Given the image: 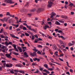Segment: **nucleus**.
<instances>
[{
    "label": "nucleus",
    "instance_id": "40",
    "mask_svg": "<svg viewBox=\"0 0 75 75\" xmlns=\"http://www.w3.org/2000/svg\"><path fill=\"white\" fill-rule=\"evenodd\" d=\"M28 33H29V34H31V35H33V33H31V32L29 31L28 32Z\"/></svg>",
    "mask_w": 75,
    "mask_h": 75
},
{
    "label": "nucleus",
    "instance_id": "26",
    "mask_svg": "<svg viewBox=\"0 0 75 75\" xmlns=\"http://www.w3.org/2000/svg\"><path fill=\"white\" fill-rule=\"evenodd\" d=\"M66 63L67 64V65L68 66V67H69V68H71V67L69 66V63H68V62H66Z\"/></svg>",
    "mask_w": 75,
    "mask_h": 75
},
{
    "label": "nucleus",
    "instance_id": "46",
    "mask_svg": "<svg viewBox=\"0 0 75 75\" xmlns=\"http://www.w3.org/2000/svg\"><path fill=\"white\" fill-rule=\"evenodd\" d=\"M28 29L29 30H31V31H32V29H31V26H29L28 28Z\"/></svg>",
    "mask_w": 75,
    "mask_h": 75
},
{
    "label": "nucleus",
    "instance_id": "17",
    "mask_svg": "<svg viewBox=\"0 0 75 75\" xmlns=\"http://www.w3.org/2000/svg\"><path fill=\"white\" fill-rule=\"evenodd\" d=\"M58 33H62L63 35H64V33L63 32V31L61 30H58Z\"/></svg>",
    "mask_w": 75,
    "mask_h": 75
},
{
    "label": "nucleus",
    "instance_id": "1",
    "mask_svg": "<svg viewBox=\"0 0 75 75\" xmlns=\"http://www.w3.org/2000/svg\"><path fill=\"white\" fill-rule=\"evenodd\" d=\"M48 3V4L47 5V7H48V8H51V6H52V4H53V2L49 1Z\"/></svg>",
    "mask_w": 75,
    "mask_h": 75
},
{
    "label": "nucleus",
    "instance_id": "10",
    "mask_svg": "<svg viewBox=\"0 0 75 75\" xmlns=\"http://www.w3.org/2000/svg\"><path fill=\"white\" fill-rule=\"evenodd\" d=\"M24 57H26V58H27V57H29V56H28V54H27V52H24ZM25 55V56H24Z\"/></svg>",
    "mask_w": 75,
    "mask_h": 75
},
{
    "label": "nucleus",
    "instance_id": "58",
    "mask_svg": "<svg viewBox=\"0 0 75 75\" xmlns=\"http://www.w3.org/2000/svg\"><path fill=\"white\" fill-rule=\"evenodd\" d=\"M8 44L9 45V44H13V43L11 42H9Z\"/></svg>",
    "mask_w": 75,
    "mask_h": 75
},
{
    "label": "nucleus",
    "instance_id": "38",
    "mask_svg": "<svg viewBox=\"0 0 75 75\" xmlns=\"http://www.w3.org/2000/svg\"><path fill=\"white\" fill-rule=\"evenodd\" d=\"M37 53L38 54H40V55H41V52L40 51H38V52Z\"/></svg>",
    "mask_w": 75,
    "mask_h": 75
},
{
    "label": "nucleus",
    "instance_id": "22",
    "mask_svg": "<svg viewBox=\"0 0 75 75\" xmlns=\"http://www.w3.org/2000/svg\"><path fill=\"white\" fill-rule=\"evenodd\" d=\"M13 54H14V55H19V54L18 53H16V52H13Z\"/></svg>",
    "mask_w": 75,
    "mask_h": 75
},
{
    "label": "nucleus",
    "instance_id": "36",
    "mask_svg": "<svg viewBox=\"0 0 75 75\" xmlns=\"http://www.w3.org/2000/svg\"><path fill=\"white\" fill-rule=\"evenodd\" d=\"M58 52H57V51L56 52H55V53H54V54L56 55H57V56H58V54H58Z\"/></svg>",
    "mask_w": 75,
    "mask_h": 75
},
{
    "label": "nucleus",
    "instance_id": "5",
    "mask_svg": "<svg viewBox=\"0 0 75 75\" xmlns=\"http://www.w3.org/2000/svg\"><path fill=\"white\" fill-rule=\"evenodd\" d=\"M12 45L14 47V49H15L16 51H17V52H18V49H17V48L16 47V45L15 44H14L13 45Z\"/></svg>",
    "mask_w": 75,
    "mask_h": 75
},
{
    "label": "nucleus",
    "instance_id": "15",
    "mask_svg": "<svg viewBox=\"0 0 75 75\" xmlns=\"http://www.w3.org/2000/svg\"><path fill=\"white\" fill-rule=\"evenodd\" d=\"M53 48L54 50H56L57 49V46L56 45H53Z\"/></svg>",
    "mask_w": 75,
    "mask_h": 75
},
{
    "label": "nucleus",
    "instance_id": "20",
    "mask_svg": "<svg viewBox=\"0 0 75 75\" xmlns=\"http://www.w3.org/2000/svg\"><path fill=\"white\" fill-rule=\"evenodd\" d=\"M44 67H46V68H47V69H48V65H47V64H45L44 65Z\"/></svg>",
    "mask_w": 75,
    "mask_h": 75
},
{
    "label": "nucleus",
    "instance_id": "37",
    "mask_svg": "<svg viewBox=\"0 0 75 75\" xmlns=\"http://www.w3.org/2000/svg\"><path fill=\"white\" fill-rule=\"evenodd\" d=\"M23 30H27V28L25 27H23Z\"/></svg>",
    "mask_w": 75,
    "mask_h": 75
},
{
    "label": "nucleus",
    "instance_id": "24",
    "mask_svg": "<svg viewBox=\"0 0 75 75\" xmlns=\"http://www.w3.org/2000/svg\"><path fill=\"white\" fill-rule=\"evenodd\" d=\"M35 38V37H34V36L32 35V38H31L32 40H34Z\"/></svg>",
    "mask_w": 75,
    "mask_h": 75
},
{
    "label": "nucleus",
    "instance_id": "9",
    "mask_svg": "<svg viewBox=\"0 0 75 75\" xmlns=\"http://www.w3.org/2000/svg\"><path fill=\"white\" fill-rule=\"evenodd\" d=\"M6 56L7 57V58H12V57H11V56L8 54H6Z\"/></svg>",
    "mask_w": 75,
    "mask_h": 75
},
{
    "label": "nucleus",
    "instance_id": "3",
    "mask_svg": "<svg viewBox=\"0 0 75 75\" xmlns=\"http://www.w3.org/2000/svg\"><path fill=\"white\" fill-rule=\"evenodd\" d=\"M30 55H31V56H32L33 57H34V56H35V57H37V53H36L35 52H34L33 53H30Z\"/></svg>",
    "mask_w": 75,
    "mask_h": 75
},
{
    "label": "nucleus",
    "instance_id": "27",
    "mask_svg": "<svg viewBox=\"0 0 75 75\" xmlns=\"http://www.w3.org/2000/svg\"><path fill=\"white\" fill-rule=\"evenodd\" d=\"M53 69H51V68H48V71H53Z\"/></svg>",
    "mask_w": 75,
    "mask_h": 75
},
{
    "label": "nucleus",
    "instance_id": "57",
    "mask_svg": "<svg viewBox=\"0 0 75 75\" xmlns=\"http://www.w3.org/2000/svg\"><path fill=\"white\" fill-rule=\"evenodd\" d=\"M66 74L68 75H70V73H69V71L67 72Z\"/></svg>",
    "mask_w": 75,
    "mask_h": 75
},
{
    "label": "nucleus",
    "instance_id": "8",
    "mask_svg": "<svg viewBox=\"0 0 75 75\" xmlns=\"http://www.w3.org/2000/svg\"><path fill=\"white\" fill-rule=\"evenodd\" d=\"M44 11V9L41 8H38L37 10L38 12H40V11Z\"/></svg>",
    "mask_w": 75,
    "mask_h": 75
},
{
    "label": "nucleus",
    "instance_id": "51",
    "mask_svg": "<svg viewBox=\"0 0 75 75\" xmlns=\"http://www.w3.org/2000/svg\"><path fill=\"white\" fill-rule=\"evenodd\" d=\"M49 64H50V65L51 66L53 65V64H52V63H51L50 62L49 63Z\"/></svg>",
    "mask_w": 75,
    "mask_h": 75
},
{
    "label": "nucleus",
    "instance_id": "2",
    "mask_svg": "<svg viewBox=\"0 0 75 75\" xmlns=\"http://www.w3.org/2000/svg\"><path fill=\"white\" fill-rule=\"evenodd\" d=\"M4 1L6 3H10V4L14 3V2H13L11 0H5Z\"/></svg>",
    "mask_w": 75,
    "mask_h": 75
},
{
    "label": "nucleus",
    "instance_id": "29",
    "mask_svg": "<svg viewBox=\"0 0 75 75\" xmlns=\"http://www.w3.org/2000/svg\"><path fill=\"white\" fill-rule=\"evenodd\" d=\"M10 12H7L6 13V16H10Z\"/></svg>",
    "mask_w": 75,
    "mask_h": 75
},
{
    "label": "nucleus",
    "instance_id": "54",
    "mask_svg": "<svg viewBox=\"0 0 75 75\" xmlns=\"http://www.w3.org/2000/svg\"><path fill=\"white\" fill-rule=\"evenodd\" d=\"M1 37L2 38H4V36L3 35H1Z\"/></svg>",
    "mask_w": 75,
    "mask_h": 75
},
{
    "label": "nucleus",
    "instance_id": "7",
    "mask_svg": "<svg viewBox=\"0 0 75 75\" xmlns=\"http://www.w3.org/2000/svg\"><path fill=\"white\" fill-rule=\"evenodd\" d=\"M33 60H34V61H37L38 62H39V61H40V59H38L37 58H35L33 59Z\"/></svg>",
    "mask_w": 75,
    "mask_h": 75
},
{
    "label": "nucleus",
    "instance_id": "56",
    "mask_svg": "<svg viewBox=\"0 0 75 75\" xmlns=\"http://www.w3.org/2000/svg\"><path fill=\"white\" fill-rule=\"evenodd\" d=\"M59 56V57H64V54H61Z\"/></svg>",
    "mask_w": 75,
    "mask_h": 75
},
{
    "label": "nucleus",
    "instance_id": "43",
    "mask_svg": "<svg viewBox=\"0 0 75 75\" xmlns=\"http://www.w3.org/2000/svg\"><path fill=\"white\" fill-rule=\"evenodd\" d=\"M33 51H35V52H37V51H38V50L37 49H33Z\"/></svg>",
    "mask_w": 75,
    "mask_h": 75
},
{
    "label": "nucleus",
    "instance_id": "41",
    "mask_svg": "<svg viewBox=\"0 0 75 75\" xmlns=\"http://www.w3.org/2000/svg\"><path fill=\"white\" fill-rule=\"evenodd\" d=\"M28 4H29V3L27 2L26 4L25 5V7H26L27 6H28Z\"/></svg>",
    "mask_w": 75,
    "mask_h": 75
},
{
    "label": "nucleus",
    "instance_id": "25",
    "mask_svg": "<svg viewBox=\"0 0 75 75\" xmlns=\"http://www.w3.org/2000/svg\"><path fill=\"white\" fill-rule=\"evenodd\" d=\"M10 35L12 36V38H15V35H13V34H10Z\"/></svg>",
    "mask_w": 75,
    "mask_h": 75
},
{
    "label": "nucleus",
    "instance_id": "44",
    "mask_svg": "<svg viewBox=\"0 0 75 75\" xmlns=\"http://www.w3.org/2000/svg\"><path fill=\"white\" fill-rule=\"evenodd\" d=\"M70 72H71V73H72L73 72V70H72V69H70Z\"/></svg>",
    "mask_w": 75,
    "mask_h": 75
},
{
    "label": "nucleus",
    "instance_id": "31",
    "mask_svg": "<svg viewBox=\"0 0 75 75\" xmlns=\"http://www.w3.org/2000/svg\"><path fill=\"white\" fill-rule=\"evenodd\" d=\"M25 35H26V36H27V37H28V36L30 35L29 34H28V33H25Z\"/></svg>",
    "mask_w": 75,
    "mask_h": 75
},
{
    "label": "nucleus",
    "instance_id": "12",
    "mask_svg": "<svg viewBox=\"0 0 75 75\" xmlns=\"http://www.w3.org/2000/svg\"><path fill=\"white\" fill-rule=\"evenodd\" d=\"M16 67H23V66L22 65H21V64H16Z\"/></svg>",
    "mask_w": 75,
    "mask_h": 75
},
{
    "label": "nucleus",
    "instance_id": "33",
    "mask_svg": "<svg viewBox=\"0 0 75 75\" xmlns=\"http://www.w3.org/2000/svg\"><path fill=\"white\" fill-rule=\"evenodd\" d=\"M59 22H60V23H64V21H63L59 20Z\"/></svg>",
    "mask_w": 75,
    "mask_h": 75
},
{
    "label": "nucleus",
    "instance_id": "21",
    "mask_svg": "<svg viewBox=\"0 0 75 75\" xmlns=\"http://www.w3.org/2000/svg\"><path fill=\"white\" fill-rule=\"evenodd\" d=\"M36 11V9L35 8L33 9L30 10L31 12H34V11Z\"/></svg>",
    "mask_w": 75,
    "mask_h": 75
},
{
    "label": "nucleus",
    "instance_id": "14",
    "mask_svg": "<svg viewBox=\"0 0 75 75\" xmlns=\"http://www.w3.org/2000/svg\"><path fill=\"white\" fill-rule=\"evenodd\" d=\"M61 17L62 18H65L66 19H68V17L67 16H62Z\"/></svg>",
    "mask_w": 75,
    "mask_h": 75
},
{
    "label": "nucleus",
    "instance_id": "47",
    "mask_svg": "<svg viewBox=\"0 0 75 75\" xmlns=\"http://www.w3.org/2000/svg\"><path fill=\"white\" fill-rule=\"evenodd\" d=\"M18 26H19V25H16L15 24V27H16V28H17V27H18Z\"/></svg>",
    "mask_w": 75,
    "mask_h": 75
},
{
    "label": "nucleus",
    "instance_id": "35",
    "mask_svg": "<svg viewBox=\"0 0 75 75\" xmlns=\"http://www.w3.org/2000/svg\"><path fill=\"white\" fill-rule=\"evenodd\" d=\"M38 47H39V48H42V46L40 45H38Z\"/></svg>",
    "mask_w": 75,
    "mask_h": 75
},
{
    "label": "nucleus",
    "instance_id": "13",
    "mask_svg": "<svg viewBox=\"0 0 75 75\" xmlns=\"http://www.w3.org/2000/svg\"><path fill=\"white\" fill-rule=\"evenodd\" d=\"M8 18H4V21H5L7 22V20H8Z\"/></svg>",
    "mask_w": 75,
    "mask_h": 75
},
{
    "label": "nucleus",
    "instance_id": "23",
    "mask_svg": "<svg viewBox=\"0 0 75 75\" xmlns=\"http://www.w3.org/2000/svg\"><path fill=\"white\" fill-rule=\"evenodd\" d=\"M56 24H57V25H61V23H59L58 21H57L56 23Z\"/></svg>",
    "mask_w": 75,
    "mask_h": 75
},
{
    "label": "nucleus",
    "instance_id": "48",
    "mask_svg": "<svg viewBox=\"0 0 75 75\" xmlns=\"http://www.w3.org/2000/svg\"><path fill=\"white\" fill-rule=\"evenodd\" d=\"M9 30H12V26H10L9 27Z\"/></svg>",
    "mask_w": 75,
    "mask_h": 75
},
{
    "label": "nucleus",
    "instance_id": "6",
    "mask_svg": "<svg viewBox=\"0 0 75 75\" xmlns=\"http://www.w3.org/2000/svg\"><path fill=\"white\" fill-rule=\"evenodd\" d=\"M20 11L21 12V13H24V12H26L27 11L25 9H21L20 10Z\"/></svg>",
    "mask_w": 75,
    "mask_h": 75
},
{
    "label": "nucleus",
    "instance_id": "39",
    "mask_svg": "<svg viewBox=\"0 0 75 75\" xmlns=\"http://www.w3.org/2000/svg\"><path fill=\"white\" fill-rule=\"evenodd\" d=\"M12 66H13V64H10L9 65V67H12Z\"/></svg>",
    "mask_w": 75,
    "mask_h": 75
},
{
    "label": "nucleus",
    "instance_id": "18",
    "mask_svg": "<svg viewBox=\"0 0 75 75\" xmlns=\"http://www.w3.org/2000/svg\"><path fill=\"white\" fill-rule=\"evenodd\" d=\"M43 28H45V30H46L47 28H50V26L48 25H47V26H45L43 27Z\"/></svg>",
    "mask_w": 75,
    "mask_h": 75
},
{
    "label": "nucleus",
    "instance_id": "42",
    "mask_svg": "<svg viewBox=\"0 0 75 75\" xmlns=\"http://www.w3.org/2000/svg\"><path fill=\"white\" fill-rule=\"evenodd\" d=\"M6 45H8V42H7L6 41V42H5V44Z\"/></svg>",
    "mask_w": 75,
    "mask_h": 75
},
{
    "label": "nucleus",
    "instance_id": "34",
    "mask_svg": "<svg viewBox=\"0 0 75 75\" xmlns=\"http://www.w3.org/2000/svg\"><path fill=\"white\" fill-rule=\"evenodd\" d=\"M37 41H42V39H41L40 38H39L38 40H37Z\"/></svg>",
    "mask_w": 75,
    "mask_h": 75
},
{
    "label": "nucleus",
    "instance_id": "64",
    "mask_svg": "<svg viewBox=\"0 0 75 75\" xmlns=\"http://www.w3.org/2000/svg\"><path fill=\"white\" fill-rule=\"evenodd\" d=\"M64 8L66 9H67V6L66 5L64 6Z\"/></svg>",
    "mask_w": 75,
    "mask_h": 75
},
{
    "label": "nucleus",
    "instance_id": "30",
    "mask_svg": "<svg viewBox=\"0 0 75 75\" xmlns=\"http://www.w3.org/2000/svg\"><path fill=\"white\" fill-rule=\"evenodd\" d=\"M12 59L13 61H17V60L15 58H13Z\"/></svg>",
    "mask_w": 75,
    "mask_h": 75
},
{
    "label": "nucleus",
    "instance_id": "59",
    "mask_svg": "<svg viewBox=\"0 0 75 75\" xmlns=\"http://www.w3.org/2000/svg\"><path fill=\"white\" fill-rule=\"evenodd\" d=\"M5 51H6V49L2 50V52H5Z\"/></svg>",
    "mask_w": 75,
    "mask_h": 75
},
{
    "label": "nucleus",
    "instance_id": "28",
    "mask_svg": "<svg viewBox=\"0 0 75 75\" xmlns=\"http://www.w3.org/2000/svg\"><path fill=\"white\" fill-rule=\"evenodd\" d=\"M11 21H12V19H11L8 20V21L9 23H11Z\"/></svg>",
    "mask_w": 75,
    "mask_h": 75
},
{
    "label": "nucleus",
    "instance_id": "60",
    "mask_svg": "<svg viewBox=\"0 0 75 75\" xmlns=\"http://www.w3.org/2000/svg\"><path fill=\"white\" fill-rule=\"evenodd\" d=\"M60 42L61 43V44H63V42H62V41L60 40Z\"/></svg>",
    "mask_w": 75,
    "mask_h": 75
},
{
    "label": "nucleus",
    "instance_id": "50",
    "mask_svg": "<svg viewBox=\"0 0 75 75\" xmlns=\"http://www.w3.org/2000/svg\"><path fill=\"white\" fill-rule=\"evenodd\" d=\"M10 72L11 74H14V72L13 71H10Z\"/></svg>",
    "mask_w": 75,
    "mask_h": 75
},
{
    "label": "nucleus",
    "instance_id": "63",
    "mask_svg": "<svg viewBox=\"0 0 75 75\" xmlns=\"http://www.w3.org/2000/svg\"><path fill=\"white\" fill-rule=\"evenodd\" d=\"M3 33V29H1L0 31V33Z\"/></svg>",
    "mask_w": 75,
    "mask_h": 75
},
{
    "label": "nucleus",
    "instance_id": "52",
    "mask_svg": "<svg viewBox=\"0 0 75 75\" xmlns=\"http://www.w3.org/2000/svg\"><path fill=\"white\" fill-rule=\"evenodd\" d=\"M6 67H9V65H8V64H6Z\"/></svg>",
    "mask_w": 75,
    "mask_h": 75
},
{
    "label": "nucleus",
    "instance_id": "45",
    "mask_svg": "<svg viewBox=\"0 0 75 75\" xmlns=\"http://www.w3.org/2000/svg\"><path fill=\"white\" fill-rule=\"evenodd\" d=\"M20 30H21V29H19V28H18L16 29L17 31H20Z\"/></svg>",
    "mask_w": 75,
    "mask_h": 75
},
{
    "label": "nucleus",
    "instance_id": "53",
    "mask_svg": "<svg viewBox=\"0 0 75 75\" xmlns=\"http://www.w3.org/2000/svg\"><path fill=\"white\" fill-rule=\"evenodd\" d=\"M31 31H34V32H35V31H36L34 29H32Z\"/></svg>",
    "mask_w": 75,
    "mask_h": 75
},
{
    "label": "nucleus",
    "instance_id": "62",
    "mask_svg": "<svg viewBox=\"0 0 75 75\" xmlns=\"http://www.w3.org/2000/svg\"><path fill=\"white\" fill-rule=\"evenodd\" d=\"M35 74H38V71L37 70L36 71L34 72Z\"/></svg>",
    "mask_w": 75,
    "mask_h": 75
},
{
    "label": "nucleus",
    "instance_id": "32",
    "mask_svg": "<svg viewBox=\"0 0 75 75\" xmlns=\"http://www.w3.org/2000/svg\"><path fill=\"white\" fill-rule=\"evenodd\" d=\"M19 72L20 73H22V74H25V73L24 72V71H19Z\"/></svg>",
    "mask_w": 75,
    "mask_h": 75
},
{
    "label": "nucleus",
    "instance_id": "19",
    "mask_svg": "<svg viewBox=\"0 0 75 75\" xmlns=\"http://www.w3.org/2000/svg\"><path fill=\"white\" fill-rule=\"evenodd\" d=\"M68 45L69 46H72V45H74V43H68Z\"/></svg>",
    "mask_w": 75,
    "mask_h": 75
},
{
    "label": "nucleus",
    "instance_id": "4",
    "mask_svg": "<svg viewBox=\"0 0 75 75\" xmlns=\"http://www.w3.org/2000/svg\"><path fill=\"white\" fill-rule=\"evenodd\" d=\"M56 16V14L55 13L52 12L51 13V15L50 16V18H53L54 17V16Z\"/></svg>",
    "mask_w": 75,
    "mask_h": 75
},
{
    "label": "nucleus",
    "instance_id": "49",
    "mask_svg": "<svg viewBox=\"0 0 75 75\" xmlns=\"http://www.w3.org/2000/svg\"><path fill=\"white\" fill-rule=\"evenodd\" d=\"M59 59L60 60V61H62L63 62L64 61V60L63 59H61L60 58H59Z\"/></svg>",
    "mask_w": 75,
    "mask_h": 75
},
{
    "label": "nucleus",
    "instance_id": "16",
    "mask_svg": "<svg viewBox=\"0 0 75 75\" xmlns=\"http://www.w3.org/2000/svg\"><path fill=\"white\" fill-rule=\"evenodd\" d=\"M70 4H69V6L70 7H72V6H73V7H75V6L74 5V4H73L71 2H70Z\"/></svg>",
    "mask_w": 75,
    "mask_h": 75
},
{
    "label": "nucleus",
    "instance_id": "11",
    "mask_svg": "<svg viewBox=\"0 0 75 75\" xmlns=\"http://www.w3.org/2000/svg\"><path fill=\"white\" fill-rule=\"evenodd\" d=\"M43 72H46V73L47 74H49L50 73V72L47 70H46V69H45L43 70Z\"/></svg>",
    "mask_w": 75,
    "mask_h": 75
},
{
    "label": "nucleus",
    "instance_id": "55",
    "mask_svg": "<svg viewBox=\"0 0 75 75\" xmlns=\"http://www.w3.org/2000/svg\"><path fill=\"white\" fill-rule=\"evenodd\" d=\"M48 38L49 39H52V37H51V36H49V37H48Z\"/></svg>",
    "mask_w": 75,
    "mask_h": 75
},
{
    "label": "nucleus",
    "instance_id": "61",
    "mask_svg": "<svg viewBox=\"0 0 75 75\" xmlns=\"http://www.w3.org/2000/svg\"><path fill=\"white\" fill-rule=\"evenodd\" d=\"M23 27V26L22 25H20V26L19 28H21L22 29V28Z\"/></svg>",
    "mask_w": 75,
    "mask_h": 75
}]
</instances>
